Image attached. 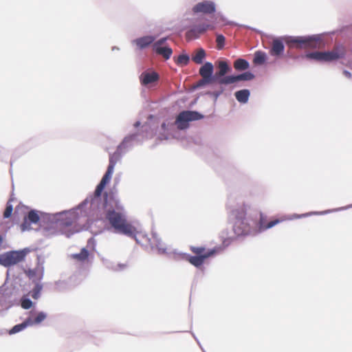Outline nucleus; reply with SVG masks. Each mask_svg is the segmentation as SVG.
Returning <instances> with one entry per match:
<instances>
[{
	"label": "nucleus",
	"instance_id": "nucleus-24",
	"mask_svg": "<svg viewBox=\"0 0 352 352\" xmlns=\"http://www.w3.org/2000/svg\"><path fill=\"white\" fill-rule=\"evenodd\" d=\"M249 63L243 58H238L234 63V67L236 70H245L249 68Z\"/></svg>",
	"mask_w": 352,
	"mask_h": 352
},
{
	"label": "nucleus",
	"instance_id": "nucleus-6",
	"mask_svg": "<svg viewBox=\"0 0 352 352\" xmlns=\"http://www.w3.org/2000/svg\"><path fill=\"white\" fill-rule=\"evenodd\" d=\"M26 253L24 251H10L0 254V265L4 267L14 265L23 261Z\"/></svg>",
	"mask_w": 352,
	"mask_h": 352
},
{
	"label": "nucleus",
	"instance_id": "nucleus-8",
	"mask_svg": "<svg viewBox=\"0 0 352 352\" xmlns=\"http://www.w3.org/2000/svg\"><path fill=\"white\" fill-rule=\"evenodd\" d=\"M213 65L210 62L205 63L199 69V73L202 77V80L199 82L198 85L203 84H209L216 80V76L212 77L213 72Z\"/></svg>",
	"mask_w": 352,
	"mask_h": 352
},
{
	"label": "nucleus",
	"instance_id": "nucleus-22",
	"mask_svg": "<svg viewBox=\"0 0 352 352\" xmlns=\"http://www.w3.org/2000/svg\"><path fill=\"white\" fill-rule=\"evenodd\" d=\"M154 51L157 54L162 56L166 60L169 59L173 54L172 49L168 47H157Z\"/></svg>",
	"mask_w": 352,
	"mask_h": 352
},
{
	"label": "nucleus",
	"instance_id": "nucleus-12",
	"mask_svg": "<svg viewBox=\"0 0 352 352\" xmlns=\"http://www.w3.org/2000/svg\"><path fill=\"white\" fill-rule=\"evenodd\" d=\"M39 220L40 217L37 212L35 210L30 211L21 225V230L25 231L31 229V223H37Z\"/></svg>",
	"mask_w": 352,
	"mask_h": 352
},
{
	"label": "nucleus",
	"instance_id": "nucleus-13",
	"mask_svg": "<svg viewBox=\"0 0 352 352\" xmlns=\"http://www.w3.org/2000/svg\"><path fill=\"white\" fill-rule=\"evenodd\" d=\"M246 206L243 205L231 211L232 217L236 220L235 226H237L238 223L244 224L243 220L246 216Z\"/></svg>",
	"mask_w": 352,
	"mask_h": 352
},
{
	"label": "nucleus",
	"instance_id": "nucleus-7",
	"mask_svg": "<svg viewBox=\"0 0 352 352\" xmlns=\"http://www.w3.org/2000/svg\"><path fill=\"white\" fill-rule=\"evenodd\" d=\"M305 57L309 59H314L317 61L329 62L337 60L341 57L338 51L331 52H314L307 54Z\"/></svg>",
	"mask_w": 352,
	"mask_h": 352
},
{
	"label": "nucleus",
	"instance_id": "nucleus-4",
	"mask_svg": "<svg viewBox=\"0 0 352 352\" xmlns=\"http://www.w3.org/2000/svg\"><path fill=\"white\" fill-rule=\"evenodd\" d=\"M203 117L202 115L197 111H183L177 116L175 124L177 129L183 130L188 127L189 122L199 120L203 118Z\"/></svg>",
	"mask_w": 352,
	"mask_h": 352
},
{
	"label": "nucleus",
	"instance_id": "nucleus-40",
	"mask_svg": "<svg viewBox=\"0 0 352 352\" xmlns=\"http://www.w3.org/2000/svg\"><path fill=\"white\" fill-rule=\"evenodd\" d=\"M307 215V214H303L300 215V217H305Z\"/></svg>",
	"mask_w": 352,
	"mask_h": 352
},
{
	"label": "nucleus",
	"instance_id": "nucleus-19",
	"mask_svg": "<svg viewBox=\"0 0 352 352\" xmlns=\"http://www.w3.org/2000/svg\"><path fill=\"white\" fill-rule=\"evenodd\" d=\"M219 72L215 74L216 80L219 82V80L222 78L225 74L228 72L230 67L226 61H219L218 63Z\"/></svg>",
	"mask_w": 352,
	"mask_h": 352
},
{
	"label": "nucleus",
	"instance_id": "nucleus-1",
	"mask_svg": "<svg viewBox=\"0 0 352 352\" xmlns=\"http://www.w3.org/2000/svg\"><path fill=\"white\" fill-rule=\"evenodd\" d=\"M122 210L113 193L105 192L96 215L98 220L104 225L109 224L116 232L133 237L137 233L136 228L127 221Z\"/></svg>",
	"mask_w": 352,
	"mask_h": 352
},
{
	"label": "nucleus",
	"instance_id": "nucleus-25",
	"mask_svg": "<svg viewBox=\"0 0 352 352\" xmlns=\"http://www.w3.org/2000/svg\"><path fill=\"white\" fill-rule=\"evenodd\" d=\"M266 60V54L265 52L258 51L254 54V63L256 65H262Z\"/></svg>",
	"mask_w": 352,
	"mask_h": 352
},
{
	"label": "nucleus",
	"instance_id": "nucleus-5",
	"mask_svg": "<svg viewBox=\"0 0 352 352\" xmlns=\"http://www.w3.org/2000/svg\"><path fill=\"white\" fill-rule=\"evenodd\" d=\"M286 43L289 47L296 46L298 48H316L318 46V40L311 36H291L286 39Z\"/></svg>",
	"mask_w": 352,
	"mask_h": 352
},
{
	"label": "nucleus",
	"instance_id": "nucleus-32",
	"mask_svg": "<svg viewBox=\"0 0 352 352\" xmlns=\"http://www.w3.org/2000/svg\"><path fill=\"white\" fill-rule=\"evenodd\" d=\"M168 126H169L168 124H167L166 123H162V124L161 127H162V129L164 131V133L162 134V136L160 137V138L162 140H163V139L166 140V139L168 138Z\"/></svg>",
	"mask_w": 352,
	"mask_h": 352
},
{
	"label": "nucleus",
	"instance_id": "nucleus-35",
	"mask_svg": "<svg viewBox=\"0 0 352 352\" xmlns=\"http://www.w3.org/2000/svg\"><path fill=\"white\" fill-rule=\"evenodd\" d=\"M72 224V221H70V220L69 221H65V222L59 223L60 226L65 225L66 226H70Z\"/></svg>",
	"mask_w": 352,
	"mask_h": 352
},
{
	"label": "nucleus",
	"instance_id": "nucleus-11",
	"mask_svg": "<svg viewBox=\"0 0 352 352\" xmlns=\"http://www.w3.org/2000/svg\"><path fill=\"white\" fill-rule=\"evenodd\" d=\"M192 11L195 13L202 12L205 14H212L215 12V5L212 1H206L196 4Z\"/></svg>",
	"mask_w": 352,
	"mask_h": 352
},
{
	"label": "nucleus",
	"instance_id": "nucleus-27",
	"mask_svg": "<svg viewBox=\"0 0 352 352\" xmlns=\"http://www.w3.org/2000/svg\"><path fill=\"white\" fill-rule=\"evenodd\" d=\"M28 276L34 280H40L43 277V272L39 270H29Z\"/></svg>",
	"mask_w": 352,
	"mask_h": 352
},
{
	"label": "nucleus",
	"instance_id": "nucleus-2",
	"mask_svg": "<svg viewBox=\"0 0 352 352\" xmlns=\"http://www.w3.org/2000/svg\"><path fill=\"white\" fill-rule=\"evenodd\" d=\"M190 250L195 255L191 256L188 254H182V258L196 267H201L205 261L210 256L222 250L221 248H214L212 250H206L202 246H190Z\"/></svg>",
	"mask_w": 352,
	"mask_h": 352
},
{
	"label": "nucleus",
	"instance_id": "nucleus-37",
	"mask_svg": "<svg viewBox=\"0 0 352 352\" xmlns=\"http://www.w3.org/2000/svg\"><path fill=\"white\" fill-rule=\"evenodd\" d=\"M3 241V239L2 236H1V235H0V248H1V245H2Z\"/></svg>",
	"mask_w": 352,
	"mask_h": 352
},
{
	"label": "nucleus",
	"instance_id": "nucleus-39",
	"mask_svg": "<svg viewBox=\"0 0 352 352\" xmlns=\"http://www.w3.org/2000/svg\"><path fill=\"white\" fill-rule=\"evenodd\" d=\"M140 122H136L134 124V126H135V127H138V126H140Z\"/></svg>",
	"mask_w": 352,
	"mask_h": 352
},
{
	"label": "nucleus",
	"instance_id": "nucleus-15",
	"mask_svg": "<svg viewBox=\"0 0 352 352\" xmlns=\"http://www.w3.org/2000/svg\"><path fill=\"white\" fill-rule=\"evenodd\" d=\"M141 84L143 85H148L155 82L159 80V75L157 72H143L140 77Z\"/></svg>",
	"mask_w": 352,
	"mask_h": 352
},
{
	"label": "nucleus",
	"instance_id": "nucleus-36",
	"mask_svg": "<svg viewBox=\"0 0 352 352\" xmlns=\"http://www.w3.org/2000/svg\"><path fill=\"white\" fill-rule=\"evenodd\" d=\"M344 74H345V76H347V77H351V73H350V72H347V71H344Z\"/></svg>",
	"mask_w": 352,
	"mask_h": 352
},
{
	"label": "nucleus",
	"instance_id": "nucleus-31",
	"mask_svg": "<svg viewBox=\"0 0 352 352\" xmlns=\"http://www.w3.org/2000/svg\"><path fill=\"white\" fill-rule=\"evenodd\" d=\"M21 307L25 309H28L32 306V301L28 298H22L21 302Z\"/></svg>",
	"mask_w": 352,
	"mask_h": 352
},
{
	"label": "nucleus",
	"instance_id": "nucleus-14",
	"mask_svg": "<svg viewBox=\"0 0 352 352\" xmlns=\"http://www.w3.org/2000/svg\"><path fill=\"white\" fill-rule=\"evenodd\" d=\"M285 46L280 38H275L272 41L270 54L273 56L278 57L284 52Z\"/></svg>",
	"mask_w": 352,
	"mask_h": 352
},
{
	"label": "nucleus",
	"instance_id": "nucleus-33",
	"mask_svg": "<svg viewBox=\"0 0 352 352\" xmlns=\"http://www.w3.org/2000/svg\"><path fill=\"white\" fill-rule=\"evenodd\" d=\"M12 210H13L12 206L11 204H10V203L8 202L7 204L6 210H5L4 212H3L4 218L10 217L11 216V214H12Z\"/></svg>",
	"mask_w": 352,
	"mask_h": 352
},
{
	"label": "nucleus",
	"instance_id": "nucleus-3",
	"mask_svg": "<svg viewBox=\"0 0 352 352\" xmlns=\"http://www.w3.org/2000/svg\"><path fill=\"white\" fill-rule=\"evenodd\" d=\"M119 154L116 153L110 156L109 164L107 170L102 177L100 182L97 186L94 192V197L91 199V206H94L95 205L98 204V201L100 199L102 192L104 190L105 186L110 182L113 173L115 165L119 160Z\"/></svg>",
	"mask_w": 352,
	"mask_h": 352
},
{
	"label": "nucleus",
	"instance_id": "nucleus-38",
	"mask_svg": "<svg viewBox=\"0 0 352 352\" xmlns=\"http://www.w3.org/2000/svg\"><path fill=\"white\" fill-rule=\"evenodd\" d=\"M236 226H234V231H235V232H237L238 234H240L241 232H243V230H241V231H240V230H239V231H238V230L236 229Z\"/></svg>",
	"mask_w": 352,
	"mask_h": 352
},
{
	"label": "nucleus",
	"instance_id": "nucleus-30",
	"mask_svg": "<svg viewBox=\"0 0 352 352\" xmlns=\"http://www.w3.org/2000/svg\"><path fill=\"white\" fill-rule=\"evenodd\" d=\"M226 38L222 34H217L216 38L217 49L222 50L225 45Z\"/></svg>",
	"mask_w": 352,
	"mask_h": 352
},
{
	"label": "nucleus",
	"instance_id": "nucleus-16",
	"mask_svg": "<svg viewBox=\"0 0 352 352\" xmlns=\"http://www.w3.org/2000/svg\"><path fill=\"white\" fill-rule=\"evenodd\" d=\"M283 221V219H276L270 221L268 223H266L265 217L262 214H261L260 219H259V222H258V229L260 231H263L267 229H270Z\"/></svg>",
	"mask_w": 352,
	"mask_h": 352
},
{
	"label": "nucleus",
	"instance_id": "nucleus-9",
	"mask_svg": "<svg viewBox=\"0 0 352 352\" xmlns=\"http://www.w3.org/2000/svg\"><path fill=\"white\" fill-rule=\"evenodd\" d=\"M214 26L211 24L203 23L197 26L193 27L190 30L186 32V38L187 40H192L196 39L199 37V36L204 32H206L208 30H214Z\"/></svg>",
	"mask_w": 352,
	"mask_h": 352
},
{
	"label": "nucleus",
	"instance_id": "nucleus-20",
	"mask_svg": "<svg viewBox=\"0 0 352 352\" xmlns=\"http://www.w3.org/2000/svg\"><path fill=\"white\" fill-rule=\"evenodd\" d=\"M89 256L88 250L85 248H83L80 253L72 254L71 257L79 262H85L88 259Z\"/></svg>",
	"mask_w": 352,
	"mask_h": 352
},
{
	"label": "nucleus",
	"instance_id": "nucleus-23",
	"mask_svg": "<svg viewBox=\"0 0 352 352\" xmlns=\"http://www.w3.org/2000/svg\"><path fill=\"white\" fill-rule=\"evenodd\" d=\"M46 317L47 316L44 312H39L34 318H28L27 320L28 321L29 325L31 326L40 324Z\"/></svg>",
	"mask_w": 352,
	"mask_h": 352
},
{
	"label": "nucleus",
	"instance_id": "nucleus-26",
	"mask_svg": "<svg viewBox=\"0 0 352 352\" xmlns=\"http://www.w3.org/2000/svg\"><path fill=\"white\" fill-rule=\"evenodd\" d=\"M28 326H30L28 324V321L27 319L22 323L16 324L14 326L10 331L9 334H14L22 330H23L25 328H26Z\"/></svg>",
	"mask_w": 352,
	"mask_h": 352
},
{
	"label": "nucleus",
	"instance_id": "nucleus-34",
	"mask_svg": "<svg viewBox=\"0 0 352 352\" xmlns=\"http://www.w3.org/2000/svg\"><path fill=\"white\" fill-rule=\"evenodd\" d=\"M166 38H162L156 42H155L153 45V50H156L157 47H162V45L166 42Z\"/></svg>",
	"mask_w": 352,
	"mask_h": 352
},
{
	"label": "nucleus",
	"instance_id": "nucleus-18",
	"mask_svg": "<svg viewBox=\"0 0 352 352\" xmlns=\"http://www.w3.org/2000/svg\"><path fill=\"white\" fill-rule=\"evenodd\" d=\"M206 56V51L203 48H199L192 54V60L196 64H201Z\"/></svg>",
	"mask_w": 352,
	"mask_h": 352
},
{
	"label": "nucleus",
	"instance_id": "nucleus-28",
	"mask_svg": "<svg viewBox=\"0 0 352 352\" xmlns=\"http://www.w3.org/2000/svg\"><path fill=\"white\" fill-rule=\"evenodd\" d=\"M189 63V56L186 54L179 55L177 60L176 63L179 65L184 66L187 65Z\"/></svg>",
	"mask_w": 352,
	"mask_h": 352
},
{
	"label": "nucleus",
	"instance_id": "nucleus-10",
	"mask_svg": "<svg viewBox=\"0 0 352 352\" xmlns=\"http://www.w3.org/2000/svg\"><path fill=\"white\" fill-rule=\"evenodd\" d=\"M254 78V76L253 74H252L250 72H246L236 76H228L223 77L219 80V83L221 85H230L241 80H251Z\"/></svg>",
	"mask_w": 352,
	"mask_h": 352
},
{
	"label": "nucleus",
	"instance_id": "nucleus-29",
	"mask_svg": "<svg viewBox=\"0 0 352 352\" xmlns=\"http://www.w3.org/2000/svg\"><path fill=\"white\" fill-rule=\"evenodd\" d=\"M42 285L39 283H36L32 291L30 292L31 296L34 299H38L40 296L41 292L42 290Z\"/></svg>",
	"mask_w": 352,
	"mask_h": 352
},
{
	"label": "nucleus",
	"instance_id": "nucleus-17",
	"mask_svg": "<svg viewBox=\"0 0 352 352\" xmlns=\"http://www.w3.org/2000/svg\"><path fill=\"white\" fill-rule=\"evenodd\" d=\"M155 37L153 36H145L134 40L133 43L140 50L146 48L154 42Z\"/></svg>",
	"mask_w": 352,
	"mask_h": 352
},
{
	"label": "nucleus",
	"instance_id": "nucleus-21",
	"mask_svg": "<svg viewBox=\"0 0 352 352\" xmlns=\"http://www.w3.org/2000/svg\"><path fill=\"white\" fill-rule=\"evenodd\" d=\"M234 95L239 102L245 103L248 100L250 91L248 89H242L235 92Z\"/></svg>",
	"mask_w": 352,
	"mask_h": 352
}]
</instances>
